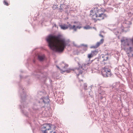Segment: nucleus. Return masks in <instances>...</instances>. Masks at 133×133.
Instances as JSON below:
<instances>
[{
	"label": "nucleus",
	"instance_id": "f257e3e1",
	"mask_svg": "<svg viewBox=\"0 0 133 133\" xmlns=\"http://www.w3.org/2000/svg\"><path fill=\"white\" fill-rule=\"evenodd\" d=\"M47 41L50 48L56 51H63L66 45V41L60 38L58 36L50 35L48 37Z\"/></svg>",
	"mask_w": 133,
	"mask_h": 133
},
{
	"label": "nucleus",
	"instance_id": "f8f14e48",
	"mask_svg": "<svg viewBox=\"0 0 133 133\" xmlns=\"http://www.w3.org/2000/svg\"><path fill=\"white\" fill-rule=\"evenodd\" d=\"M38 57L40 61H42L45 58V56L44 55H39Z\"/></svg>",
	"mask_w": 133,
	"mask_h": 133
},
{
	"label": "nucleus",
	"instance_id": "dca6fc26",
	"mask_svg": "<svg viewBox=\"0 0 133 133\" xmlns=\"http://www.w3.org/2000/svg\"><path fill=\"white\" fill-rule=\"evenodd\" d=\"M90 28V27L89 25H87L84 27V28L85 29H89Z\"/></svg>",
	"mask_w": 133,
	"mask_h": 133
},
{
	"label": "nucleus",
	"instance_id": "6ab92c4d",
	"mask_svg": "<svg viewBox=\"0 0 133 133\" xmlns=\"http://www.w3.org/2000/svg\"><path fill=\"white\" fill-rule=\"evenodd\" d=\"M81 26H77L76 27H75V28H76L77 29L78 28V29H80L81 28Z\"/></svg>",
	"mask_w": 133,
	"mask_h": 133
},
{
	"label": "nucleus",
	"instance_id": "423d86ee",
	"mask_svg": "<svg viewBox=\"0 0 133 133\" xmlns=\"http://www.w3.org/2000/svg\"><path fill=\"white\" fill-rule=\"evenodd\" d=\"M121 41L122 45L123 46L129 45V41L128 39L121 40Z\"/></svg>",
	"mask_w": 133,
	"mask_h": 133
},
{
	"label": "nucleus",
	"instance_id": "0eeeda50",
	"mask_svg": "<svg viewBox=\"0 0 133 133\" xmlns=\"http://www.w3.org/2000/svg\"><path fill=\"white\" fill-rule=\"evenodd\" d=\"M75 73L77 76L82 74L83 71L79 69H76L75 70Z\"/></svg>",
	"mask_w": 133,
	"mask_h": 133
},
{
	"label": "nucleus",
	"instance_id": "6e6552de",
	"mask_svg": "<svg viewBox=\"0 0 133 133\" xmlns=\"http://www.w3.org/2000/svg\"><path fill=\"white\" fill-rule=\"evenodd\" d=\"M108 58V54L105 55L103 54L102 55V58L103 61H107Z\"/></svg>",
	"mask_w": 133,
	"mask_h": 133
},
{
	"label": "nucleus",
	"instance_id": "1a4fd4ad",
	"mask_svg": "<svg viewBox=\"0 0 133 133\" xmlns=\"http://www.w3.org/2000/svg\"><path fill=\"white\" fill-rule=\"evenodd\" d=\"M68 26L70 29H74L75 31L77 30V28H75V25H73L72 26L71 24H69L68 25Z\"/></svg>",
	"mask_w": 133,
	"mask_h": 133
},
{
	"label": "nucleus",
	"instance_id": "39448f33",
	"mask_svg": "<svg viewBox=\"0 0 133 133\" xmlns=\"http://www.w3.org/2000/svg\"><path fill=\"white\" fill-rule=\"evenodd\" d=\"M104 41L103 39H102L99 42H97L95 45L92 46L91 48H98L100 44L103 43Z\"/></svg>",
	"mask_w": 133,
	"mask_h": 133
},
{
	"label": "nucleus",
	"instance_id": "7ed1b4c3",
	"mask_svg": "<svg viewBox=\"0 0 133 133\" xmlns=\"http://www.w3.org/2000/svg\"><path fill=\"white\" fill-rule=\"evenodd\" d=\"M56 127L51 124L45 123L41 127V130L42 133H56V130H55Z\"/></svg>",
	"mask_w": 133,
	"mask_h": 133
},
{
	"label": "nucleus",
	"instance_id": "9b49d317",
	"mask_svg": "<svg viewBox=\"0 0 133 133\" xmlns=\"http://www.w3.org/2000/svg\"><path fill=\"white\" fill-rule=\"evenodd\" d=\"M61 28L63 30H65L68 28V25L64 24L63 25H60Z\"/></svg>",
	"mask_w": 133,
	"mask_h": 133
},
{
	"label": "nucleus",
	"instance_id": "f03ea898",
	"mask_svg": "<svg viewBox=\"0 0 133 133\" xmlns=\"http://www.w3.org/2000/svg\"><path fill=\"white\" fill-rule=\"evenodd\" d=\"M105 11L104 9L102 8L101 6L95 5L90 11V15L95 22L97 20H101L107 17L106 14H104Z\"/></svg>",
	"mask_w": 133,
	"mask_h": 133
},
{
	"label": "nucleus",
	"instance_id": "20e7f679",
	"mask_svg": "<svg viewBox=\"0 0 133 133\" xmlns=\"http://www.w3.org/2000/svg\"><path fill=\"white\" fill-rule=\"evenodd\" d=\"M101 72L102 75L105 77H110L112 75L111 70L105 67L102 69Z\"/></svg>",
	"mask_w": 133,
	"mask_h": 133
},
{
	"label": "nucleus",
	"instance_id": "a211bd4d",
	"mask_svg": "<svg viewBox=\"0 0 133 133\" xmlns=\"http://www.w3.org/2000/svg\"><path fill=\"white\" fill-rule=\"evenodd\" d=\"M105 4L107 3L108 2L109 0H103Z\"/></svg>",
	"mask_w": 133,
	"mask_h": 133
},
{
	"label": "nucleus",
	"instance_id": "2eb2a0df",
	"mask_svg": "<svg viewBox=\"0 0 133 133\" xmlns=\"http://www.w3.org/2000/svg\"><path fill=\"white\" fill-rule=\"evenodd\" d=\"M4 4L6 6H8L9 5L7 1L6 0H4Z\"/></svg>",
	"mask_w": 133,
	"mask_h": 133
},
{
	"label": "nucleus",
	"instance_id": "aec40b11",
	"mask_svg": "<svg viewBox=\"0 0 133 133\" xmlns=\"http://www.w3.org/2000/svg\"><path fill=\"white\" fill-rule=\"evenodd\" d=\"M101 37H103V35H101Z\"/></svg>",
	"mask_w": 133,
	"mask_h": 133
},
{
	"label": "nucleus",
	"instance_id": "f3484780",
	"mask_svg": "<svg viewBox=\"0 0 133 133\" xmlns=\"http://www.w3.org/2000/svg\"><path fill=\"white\" fill-rule=\"evenodd\" d=\"M84 89H87V85L86 84H84Z\"/></svg>",
	"mask_w": 133,
	"mask_h": 133
},
{
	"label": "nucleus",
	"instance_id": "9d476101",
	"mask_svg": "<svg viewBox=\"0 0 133 133\" xmlns=\"http://www.w3.org/2000/svg\"><path fill=\"white\" fill-rule=\"evenodd\" d=\"M98 52V49H96L92 51L91 52L94 56L96 55Z\"/></svg>",
	"mask_w": 133,
	"mask_h": 133
},
{
	"label": "nucleus",
	"instance_id": "4468645a",
	"mask_svg": "<svg viewBox=\"0 0 133 133\" xmlns=\"http://www.w3.org/2000/svg\"><path fill=\"white\" fill-rule=\"evenodd\" d=\"M94 56L93 55L91 52L88 55V57L89 59V60H90V58H91L92 57Z\"/></svg>",
	"mask_w": 133,
	"mask_h": 133
},
{
	"label": "nucleus",
	"instance_id": "ddd939ff",
	"mask_svg": "<svg viewBox=\"0 0 133 133\" xmlns=\"http://www.w3.org/2000/svg\"><path fill=\"white\" fill-rule=\"evenodd\" d=\"M90 63H88L87 64H82V67L83 68H87L88 66H89Z\"/></svg>",
	"mask_w": 133,
	"mask_h": 133
}]
</instances>
